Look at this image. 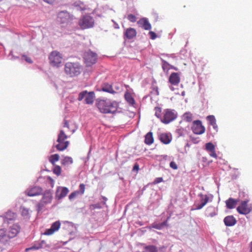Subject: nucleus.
Returning <instances> with one entry per match:
<instances>
[{
    "label": "nucleus",
    "mask_w": 252,
    "mask_h": 252,
    "mask_svg": "<svg viewBox=\"0 0 252 252\" xmlns=\"http://www.w3.org/2000/svg\"><path fill=\"white\" fill-rule=\"evenodd\" d=\"M91 207L93 209H101L102 208L101 205L99 203H96V204H92L91 205Z\"/></svg>",
    "instance_id": "54"
},
{
    "label": "nucleus",
    "mask_w": 252,
    "mask_h": 252,
    "mask_svg": "<svg viewBox=\"0 0 252 252\" xmlns=\"http://www.w3.org/2000/svg\"><path fill=\"white\" fill-rule=\"evenodd\" d=\"M198 196L200 198V203L204 206L209 201H212L213 195L211 194L209 195H203L202 193L198 194Z\"/></svg>",
    "instance_id": "23"
},
{
    "label": "nucleus",
    "mask_w": 252,
    "mask_h": 252,
    "mask_svg": "<svg viewBox=\"0 0 252 252\" xmlns=\"http://www.w3.org/2000/svg\"><path fill=\"white\" fill-rule=\"evenodd\" d=\"M43 243H45V241L41 240L40 242L36 243L35 244L36 245V246L40 247V249L42 248H50V245L44 246Z\"/></svg>",
    "instance_id": "49"
},
{
    "label": "nucleus",
    "mask_w": 252,
    "mask_h": 252,
    "mask_svg": "<svg viewBox=\"0 0 252 252\" xmlns=\"http://www.w3.org/2000/svg\"><path fill=\"white\" fill-rule=\"evenodd\" d=\"M26 193L29 196H34L42 194L43 189L39 186H34L27 189Z\"/></svg>",
    "instance_id": "14"
},
{
    "label": "nucleus",
    "mask_w": 252,
    "mask_h": 252,
    "mask_svg": "<svg viewBox=\"0 0 252 252\" xmlns=\"http://www.w3.org/2000/svg\"><path fill=\"white\" fill-rule=\"evenodd\" d=\"M215 149L214 145L212 142H208L205 144V150L207 151L210 152Z\"/></svg>",
    "instance_id": "40"
},
{
    "label": "nucleus",
    "mask_w": 252,
    "mask_h": 252,
    "mask_svg": "<svg viewBox=\"0 0 252 252\" xmlns=\"http://www.w3.org/2000/svg\"><path fill=\"white\" fill-rule=\"evenodd\" d=\"M20 211L21 215L25 218L29 219L30 216L29 214V209L23 206L20 207Z\"/></svg>",
    "instance_id": "32"
},
{
    "label": "nucleus",
    "mask_w": 252,
    "mask_h": 252,
    "mask_svg": "<svg viewBox=\"0 0 252 252\" xmlns=\"http://www.w3.org/2000/svg\"><path fill=\"white\" fill-rule=\"evenodd\" d=\"M59 159L60 156L57 154L52 155L49 158V161L52 163L53 165H54L55 162L59 161Z\"/></svg>",
    "instance_id": "35"
},
{
    "label": "nucleus",
    "mask_w": 252,
    "mask_h": 252,
    "mask_svg": "<svg viewBox=\"0 0 252 252\" xmlns=\"http://www.w3.org/2000/svg\"><path fill=\"white\" fill-rule=\"evenodd\" d=\"M155 110H156L155 116L157 118L160 119V120L161 119H162V118L161 117V109L160 107H155Z\"/></svg>",
    "instance_id": "43"
},
{
    "label": "nucleus",
    "mask_w": 252,
    "mask_h": 252,
    "mask_svg": "<svg viewBox=\"0 0 252 252\" xmlns=\"http://www.w3.org/2000/svg\"><path fill=\"white\" fill-rule=\"evenodd\" d=\"M137 34L136 31L133 28H128L126 29L124 32V37L128 40L132 39L135 37Z\"/></svg>",
    "instance_id": "18"
},
{
    "label": "nucleus",
    "mask_w": 252,
    "mask_h": 252,
    "mask_svg": "<svg viewBox=\"0 0 252 252\" xmlns=\"http://www.w3.org/2000/svg\"><path fill=\"white\" fill-rule=\"evenodd\" d=\"M158 139L163 144H168L172 140V137L167 133H163L158 135Z\"/></svg>",
    "instance_id": "24"
},
{
    "label": "nucleus",
    "mask_w": 252,
    "mask_h": 252,
    "mask_svg": "<svg viewBox=\"0 0 252 252\" xmlns=\"http://www.w3.org/2000/svg\"><path fill=\"white\" fill-rule=\"evenodd\" d=\"M223 222L226 226H233L236 224L237 220L233 216L229 215L223 219Z\"/></svg>",
    "instance_id": "20"
},
{
    "label": "nucleus",
    "mask_w": 252,
    "mask_h": 252,
    "mask_svg": "<svg viewBox=\"0 0 252 252\" xmlns=\"http://www.w3.org/2000/svg\"><path fill=\"white\" fill-rule=\"evenodd\" d=\"M183 117L184 120L187 122H191L192 120V115L189 112H186Z\"/></svg>",
    "instance_id": "38"
},
{
    "label": "nucleus",
    "mask_w": 252,
    "mask_h": 252,
    "mask_svg": "<svg viewBox=\"0 0 252 252\" xmlns=\"http://www.w3.org/2000/svg\"><path fill=\"white\" fill-rule=\"evenodd\" d=\"M148 184L144 186L142 189H139L135 193L136 197L138 198H139L143 194L144 191L146 189L148 186Z\"/></svg>",
    "instance_id": "37"
},
{
    "label": "nucleus",
    "mask_w": 252,
    "mask_h": 252,
    "mask_svg": "<svg viewBox=\"0 0 252 252\" xmlns=\"http://www.w3.org/2000/svg\"><path fill=\"white\" fill-rule=\"evenodd\" d=\"M87 94V91H83L81 92L79 94L77 99L79 101L82 100L84 98H85L86 95Z\"/></svg>",
    "instance_id": "42"
},
{
    "label": "nucleus",
    "mask_w": 252,
    "mask_h": 252,
    "mask_svg": "<svg viewBox=\"0 0 252 252\" xmlns=\"http://www.w3.org/2000/svg\"><path fill=\"white\" fill-rule=\"evenodd\" d=\"M47 204L43 202L40 200V202L37 203L36 205V210L38 213H40L42 211L43 209L45 207Z\"/></svg>",
    "instance_id": "36"
},
{
    "label": "nucleus",
    "mask_w": 252,
    "mask_h": 252,
    "mask_svg": "<svg viewBox=\"0 0 252 252\" xmlns=\"http://www.w3.org/2000/svg\"><path fill=\"white\" fill-rule=\"evenodd\" d=\"M85 189V186L84 184H81L79 185V189L78 190H76L77 192H78V194L82 195L84 193Z\"/></svg>",
    "instance_id": "44"
},
{
    "label": "nucleus",
    "mask_w": 252,
    "mask_h": 252,
    "mask_svg": "<svg viewBox=\"0 0 252 252\" xmlns=\"http://www.w3.org/2000/svg\"><path fill=\"white\" fill-rule=\"evenodd\" d=\"M40 249V247L36 246V244H34L31 247L27 248L26 249V252H28L29 251H36Z\"/></svg>",
    "instance_id": "47"
},
{
    "label": "nucleus",
    "mask_w": 252,
    "mask_h": 252,
    "mask_svg": "<svg viewBox=\"0 0 252 252\" xmlns=\"http://www.w3.org/2000/svg\"><path fill=\"white\" fill-rule=\"evenodd\" d=\"M163 181V178L162 177H158V178H156L153 183L154 184H158L159 183H161V182Z\"/></svg>",
    "instance_id": "57"
},
{
    "label": "nucleus",
    "mask_w": 252,
    "mask_h": 252,
    "mask_svg": "<svg viewBox=\"0 0 252 252\" xmlns=\"http://www.w3.org/2000/svg\"><path fill=\"white\" fill-rule=\"evenodd\" d=\"M170 167L173 169L176 170L178 168L177 164L173 161H171L170 163Z\"/></svg>",
    "instance_id": "56"
},
{
    "label": "nucleus",
    "mask_w": 252,
    "mask_h": 252,
    "mask_svg": "<svg viewBox=\"0 0 252 252\" xmlns=\"http://www.w3.org/2000/svg\"><path fill=\"white\" fill-rule=\"evenodd\" d=\"M54 168L53 169V173L57 176L60 175L61 173V167L59 165H54Z\"/></svg>",
    "instance_id": "41"
},
{
    "label": "nucleus",
    "mask_w": 252,
    "mask_h": 252,
    "mask_svg": "<svg viewBox=\"0 0 252 252\" xmlns=\"http://www.w3.org/2000/svg\"><path fill=\"white\" fill-rule=\"evenodd\" d=\"M177 117V113L175 110L170 109H165L161 122L165 124H168L174 121Z\"/></svg>",
    "instance_id": "6"
},
{
    "label": "nucleus",
    "mask_w": 252,
    "mask_h": 252,
    "mask_svg": "<svg viewBox=\"0 0 252 252\" xmlns=\"http://www.w3.org/2000/svg\"><path fill=\"white\" fill-rule=\"evenodd\" d=\"M149 34L150 36L151 39L153 40L155 39L157 37V34L153 31H150Z\"/></svg>",
    "instance_id": "55"
},
{
    "label": "nucleus",
    "mask_w": 252,
    "mask_h": 252,
    "mask_svg": "<svg viewBox=\"0 0 252 252\" xmlns=\"http://www.w3.org/2000/svg\"><path fill=\"white\" fill-rule=\"evenodd\" d=\"M210 156L211 157L215 158H217V155L216 153L215 149H214V151H210Z\"/></svg>",
    "instance_id": "59"
},
{
    "label": "nucleus",
    "mask_w": 252,
    "mask_h": 252,
    "mask_svg": "<svg viewBox=\"0 0 252 252\" xmlns=\"http://www.w3.org/2000/svg\"><path fill=\"white\" fill-rule=\"evenodd\" d=\"M238 202V200L236 199H234L233 198L230 197L227 200H226V206L227 208L229 209H232L234 208L237 203Z\"/></svg>",
    "instance_id": "29"
},
{
    "label": "nucleus",
    "mask_w": 252,
    "mask_h": 252,
    "mask_svg": "<svg viewBox=\"0 0 252 252\" xmlns=\"http://www.w3.org/2000/svg\"><path fill=\"white\" fill-rule=\"evenodd\" d=\"M11 239L3 229H0V247L4 250L10 245Z\"/></svg>",
    "instance_id": "7"
},
{
    "label": "nucleus",
    "mask_w": 252,
    "mask_h": 252,
    "mask_svg": "<svg viewBox=\"0 0 252 252\" xmlns=\"http://www.w3.org/2000/svg\"><path fill=\"white\" fill-rule=\"evenodd\" d=\"M81 66L77 63H66L64 66L66 74L72 77L79 75L81 72Z\"/></svg>",
    "instance_id": "2"
},
{
    "label": "nucleus",
    "mask_w": 252,
    "mask_h": 252,
    "mask_svg": "<svg viewBox=\"0 0 252 252\" xmlns=\"http://www.w3.org/2000/svg\"><path fill=\"white\" fill-rule=\"evenodd\" d=\"M0 226L4 227H7L6 223L3 215H0Z\"/></svg>",
    "instance_id": "45"
},
{
    "label": "nucleus",
    "mask_w": 252,
    "mask_h": 252,
    "mask_svg": "<svg viewBox=\"0 0 252 252\" xmlns=\"http://www.w3.org/2000/svg\"><path fill=\"white\" fill-rule=\"evenodd\" d=\"M68 192L67 188L59 187L56 191L55 198L58 200L61 199L66 196Z\"/></svg>",
    "instance_id": "16"
},
{
    "label": "nucleus",
    "mask_w": 252,
    "mask_h": 252,
    "mask_svg": "<svg viewBox=\"0 0 252 252\" xmlns=\"http://www.w3.org/2000/svg\"><path fill=\"white\" fill-rule=\"evenodd\" d=\"M73 15L67 11H61L58 14L57 20L61 23H67L73 19Z\"/></svg>",
    "instance_id": "8"
},
{
    "label": "nucleus",
    "mask_w": 252,
    "mask_h": 252,
    "mask_svg": "<svg viewBox=\"0 0 252 252\" xmlns=\"http://www.w3.org/2000/svg\"><path fill=\"white\" fill-rule=\"evenodd\" d=\"M43 181L48 188H53L54 186L55 181L50 176H45L44 177H39L38 178V182H41Z\"/></svg>",
    "instance_id": "21"
},
{
    "label": "nucleus",
    "mask_w": 252,
    "mask_h": 252,
    "mask_svg": "<svg viewBox=\"0 0 252 252\" xmlns=\"http://www.w3.org/2000/svg\"><path fill=\"white\" fill-rule=\"evenodd\" d=\"M162 67L164 72H168L169 70L170 64L165 60H162Z\"/></svg>",
    "instance_id": "39"
},
{
    "label": "nucleus",
    "mask_w": 252,
    "mask_h": 252,
    "mask_svg": "<svg viewBox=\"0 0 252 252\" xmlns=\"http://www.w3.org/2000/svg\"><path fill=\"white\" fill-rule=\"evenodd\" d=\"M67 136L65 134L63 130H61L58 135L57 142L58 143L55 147L58 151H63L65 150L69 145V141L65 140Z\"/></svg>",
    "instance_id": "3"
},
{
    "label": "nucleus",
    "mask_w": 252,
    "mask_h": 252,
    "mask_svg": "<svg viewBox=\"0 0 252 252\" xmlns=\"http://www.w3.org/2000/svg\"><path fill=\"white\" fill-rule=\"evenodd\" d=\"M180 81L178 73L172 72L169 77V82L173 85H177Z\"/></svg>",
    "instance_id": "22"
},
{
    "label": "nucleus",
    "mask_w": 252,
    "mask_h": 252,
    "mask_svg": "<svg viewBox=\"0 0 252 252\" xmlns=\"http://www.w3.org/2000/svg\"><path fill=\"white\" fill-rule=\"evenodd\" d=\"M91 151V149L90 148L89 151L88 152L87 157L82 158V159L84 160L85 163H86V162L89 160V159L90 158V154Z\"/></svg>",
    "instance_id": "58"
},
{
    "label": "nucleus",
    "mask_w": 252,
    "mask_h": 252,
    "mask_svg": "<svg viewBox=\"0 0 252 252\" xmlns=\"http://www.w3.org/2000/svg\"><path fill=\"white\" fill-rule=\"evenodd\" d=\"M61 162L63 165H69L73 163V159L70 157L66 156L61 160Z\"/></svg>",
    "instance_id": "33"
},
{
    "label": "nucleus",
    "mask_w": 252,
    "mask_h": 252,
    "mask_svg": "<svg viewBox=\"0 0 252 252\" xmlns=\"http://www.w3.org/2000/svg\"><path fill=\"white\" fill-rule=\"evenodd\" d=\"M137 24L139 25V27L145 30H150L152 29V26L147 18H141L137 22Z\"/></svg>",
    "instance_id": "19"
},
{
    "label": "nucleus",
    "mask_w": 252,
    "mask_h": 252,
    "mask_svg": "<svg viewBox=\"0 0 252 252\" xmlns=\"http://www.w3.org/2000/svg\"><path fill=\"white\" fill-rule=\"evenodd\" d=\"M21 60L25 61L29 63H32L33 62L32 60L30 57H28L25 54L22 55Z\"/></svg>",
    "instance_id": "46"
},
{
    "label": "nucleus",
    "mask_w": 252,
    "mask_h": 252,
    "mask_svg": "<svg viewBox=\"0 0 252 252\" xmlns=\"http://www.w3.org/2000/svg\"><path fill=\"white\" fill-rule=\"evenodd\" d=\"M159 157L161 158L162 159L165 160H171L173 159V158L172 157L168 156L167 155H160Z\"/></svg>",
    "instance_id": "53"
},
{
    "label": "nucleus",
    "mask_w": 252,
    "mask_h": 252,
    "mask_svg": "<svg viewBox=\"0 0 252 252\" xmlns=\"http://www.w3.org/2000/svg\"><path fill=\"white\" fill-rule=\"evenodd\" d=\"M144 252H158V248L153 245H146L144 247Z\"/></svg>",
    "instance_id": "31"
},
{
    "label": "nucleus",
    "mask_w": 252,
    "mask_h": 252,
    "mask_svg": "<svg viewBox=\"0 0 252 252\" xmlns=\"http://www.w3.org/2000/svg\"><path fill=\"white\" fill-rule=\"evenodd\" d=\"M50 63L53 66H59L62 63V57L60 53L53 51L49 56Z\"/></svg>",
    "instance_id": "10"
},
{
    "label": "nucleus",
    "mask_w": 252,
    "mask_h": 252,
    "mask_svg": "<svg viewBox=\"0 0 252 252\" xmlns=\"http://www.w3.org/2000/svg\"><path fill=\"white\" fill-rule=\"evenodd\" d=\"M168 219L169 218H167L165 220L160 223L154 222L151 225L150 227L158 230H161L167 226Z\"/></svg>",
    "instance_id": "27"
},
{
    "label": "nucleus",
    "mask_w": 252,
    "mask_h": 252,
    "mask_svg": "<svg viewBox=\"0 0 252 252\" xmlns=\"http://www.w3.org/2000/svg\"><path fill=\"white\" fill-rule=\"evenodd\" d=\"M61 226V223L59 220L53 222L50 228L46 229L44 233L45 235H50L53 234L55 232L58 231Z\"/></svg>",
    "instance_id": "15"
},
{
    "label": "nucleus",
    "mask_w": 252,
    "mask_h": 252,
    "mask_svg": "<svg viewBox=\"0 0 252 252\" xmlns=\"http://www.w3.org/2000/svg\"><path fill=\"white\" fill-rule=\"evenodd\" d=\"M127 18L130 22L132 23H134L136 21V16L132 14H128Z\"/></svg>",
    "instance_id": "48"
},
{
    "label": "nucleus",
    "mask_w": 252,
    "mask_h": 252,
    "mask_svg": "<svg viewBox=\"0 0 252 252\" xmlns=\"http://www.w3.org/2000/svg\"><path fill=\"white\" fill-rule=\"evenodd\" d=\"M174 69L176 71L178 70V68L176 67H175L173 65H172L171 64H170V67H169V69Z\"/></svg>",
    "instance_id": "63"
},
{
    "label": "nucleus",
    "mask_w": 252,
    "mask_h": 252,
    "mask_svg": "<svg viewBox=\"0 0 252 252\" xmlns=\"http://www.w3.org/2000/svg\"><path fill=\"white\" fill-rule=\"evenodd\" d=\"M96 106L101 113L115 114L119 107V103L109 99H97Z\"/></svg>",
    "instance_id": "1"
},
{
    "label": "nucleus",
    "mask_w": 252,
    "mask_h": 252,
    "mask_svg": "<svg viewBox=\"0 0 252 252\" xmlns=\"http://www.w3.org/2000/svg\"><path fill=\"white\" fill-rule=\"evenodd\" d=\"M125 98L130 105H132L135 103L134 99L130 94L126 93L125 94Z\"/></svg>",
    "instance_id": "34"
},
{
    "label": "nucleus",
    "mask_w": 252,
    "mask_h": 252,
    "mask_svg": "<svg viewBox=\"0 0 252 252\" xmlns=\"http://www.w3.org/2000/svg\"><path fill=\"white\" fill-rule=\"evenodd\" d=\"M180 54L183 55L184 57H187V50L186 49H183L180 51Z\"/></svg>",
    "instance_id": "60"
},
{
    "label": "nucleus",
    "mask_w": 252,
    "mask_h": 252,
    "mask_svg": "<svg viewBox=\"0 0 252 252\" xmlns=\"http://www.w3.org/2000/svg\"><path fill=\"white\" fill-rule=\"evenodd\" d=\"M20 229L21 227L19 224H14L9 227L8 231H6V233L11 239L17 235L20 232Z\"/></svg>",
    "instance_id": "13"
},
{
    "label": "nucleus",
    "mask_w": 252,
    "mask_h": 252,
    "mask_svg": "<svg viewBox=\"0 0 252 252\" xmlns=\"http://www.w3.org/2000/svg\"><path fill=\"white\" fill-rule=\"evenodd\" d=\"M83 58L86 65L89 67L95 63L97 59V55L89 50L85 52Z\"/></svg>",
    "instance_id": "5"
},
{
    "label": "nucleus",
    "mask_w": 252,
    "mask_h": 252,
    "mask_svg": "<svg viewBox=\"0 0 252 252\" xmlns=\"http://www.w3.org/2000/svg\"><path fill=\"white\" fill-rule=\"evenodd\" d=\"M95 97L94 93L93 91L88 92L86 95L84 101L86 104H92L94 103Z\"/></svg>",
    "instance_id": "28"
},
{
    "label": "nucleus",
    "mask_w": 252,
    "mask_h": 252,
    "mask_svg": "<svg viewBox=\"0 0 252 252\" xmlns=\"http://www.w3.org/2000/svg\"><path fill=\"white\" fill-rule=\"evenodd\" d=\"M101 90L103 92L111 94H115L116 93V92L113 90L112 85L108 83H104L102 85Z\"/></svg>",
    "instance_id": "26"
},
{
    "label": "nucleus",
    "mask_w": 252,
    "mask_h": 252,
    "mask_svg": "<svg viewBox=\"0 0 252 252\" xmlns=\"http://www.w3.org/2000/svg\"><path fill=\"white\" fill-rule=\"evenodd\" d=\"M206 120L208 121L209 124L213 126L215 131L218 132L219 128L215 116L213 115H209L207 116Z\"/></svg>",
    "instance_id": "25"
},
{
    "label": "nucleus",
    "mask_w": 252,
    "mask_h": 252,
    "mask_svg": "<svg viewBox=\"0 0 252 252\" xmlns=\"http://www.w3.org/2000/svg\"><path fill=\"white\" fill-rule=\"evenodd\" d=\"M192 141L194 144H197L199 142V140L198 138L192 139Z\"/></svg>",
    "instance_id": "62"
},
{
    "label": "nucleus",
    "mask_w": 252,
    "mask_h": 252,
    "mask_svg": "<svg viewBox=\"0 0 252 252\" xmlns=\"http://www.w3.org/2000/svg\"><path fill=\"white\" fill-rule=\"evenodd\" d=\"M53 199V190L51 189H46L43 193L42 199L43 202L47 204L51 203Z\"/></svg>",
    "instance_id": "17"
},
{
    "label": "nucleus",
    "mask_w": 252,
    "mask_h": 252,
    "mask_svg": "<svg viewBox=\"0 0 252 252\" xmlns=\"http://www.w3.org/2000/svg\"><path fill=\"white\" fill-rule=\"evenodd\" d=\"M144 142L148 145H151L154 142V138L152 132L150 131L145 135Z\"/></svg>",
    "instance_id": "30"
},
{
    "label": "nucleus",
    "mask_w": 252,
    "mask_h": 252,
    "mask_svg": "<svg viewBox=\"0 0 252 252\" xmlns=\"http://www.w3.org/2000/svg\"><path fill=\"white\" fill-rule=\"evenodd\" d=\"M77 195H79L78 192H77V191L75 190V191L71 192L69 194L68 198H69V200H71L72 199L74 198Z\"/></svg>",
    "instance_id": "51"
},
{
    "label": "nucleus",
    "mask_w": 252,
    "mask_h": 252,
    "mask_svg": "<svg viewBox=\"0 0 252 252\" xmlns=\"http://www.w3.org/2000/svg\"><path fill=\"white\" fill-rule=\"evenodd\" d=\"M94 24L93 17L89 14L83 15L79 21V25L83 30L93 28Z\"/></svg>",
    "instance_id": "4"
},
{
    "label": "nucleus",
    "mask_w": 252,
    "mask_h": 252,
    "mask_svg": "<svg viewBox=\"0 0 252 252\" xmlns=\"http://www.w3.org/2000/svg\"><path fill=\"white\" fill-rule=\"evenodd\" d=\"M194 208L192 209L191 210H200L201 209H202L204 206L201 203H198V204H195L194 205Z\"/></svg>",
    "instance_id": "52"
},
{
    "label": "nucleus",
    "mask_w": 252,
    "mask_h": 252,
    "mask_svg": "<svg viewBox=\"0 0 252 252\" xmlns=\"http://www.w3.org/2000/svg\"><path fill=\"white\" fill-rule=\"evenodd\" d=\"M249 202V199H245L242 201L240 205L237 208V212L242 215H247L251 211V209L248 207V203Z\"/></svg>",
    "instance_id": "12"
},
{
    "label": "nucleus",
    "mask_w": 252,
    "mask_h": 252,
    "mask_svg": "<svg viewBox=\"0 0 252 252\" xmlns=\"http://www.w3.org/2000/svg\"><path fill=\"white\" fill-rule=\"evenodd\" d=\"M192 132L196 134H201L205 132V127L202 125L200 120H195L191 126Z\"/></svg>",
    "instance_id": "11"
},
{
    "label": "nucleus",
    "mask_w": 252,
    "mask_h": 252,
    "mask_svg": "<svg viewBox=\"0 0 252 252\" xmlns=\"http://www.w3.org/2000/svg\"><path fill=\"white\" fill-rule=\"evenodd\" d=\"M2 215L6 221L7 226L10 224L13 223L17 218V213L11 210H7L3 213Z\"/></svg>",
    "instance_id": "9"
},
{
    "label": "nucleus",
    "mask_w": 252,
    "mask_h": 252,
    "mask_svg": "<svg viewBox=\"0 0 252 252\" xmlns=\"http://www.w3.org/2000/svg\"><path fill=\"white\" fill-rule=\"evenodd\" d=\"M10 56L11 57L10 59L12 61H14V60H18V59H20L19 56H17L13 55L12 50L10 51V52L8 55V57H10Z\"/></svg>",
    "instance_id": "50"
},
{
    "label": "nucleus",
    "mask_w": 252,
    "mask_h": 252,
    "mask_svg": "<svg viewBox=\"0 0 252 252\" xmlns=\"http://www.w3.org/2000/svg\"><path fill=\"white\" fill-rule=\"evenodd\" d=\"M139 169V165L138 163H135L134 164L133 167V169H132V170L133 171H138Z\"/></svg>",
    "instance_id": "61"
},
{
    "label": "nucleus",
    "mask_w": 252,
    "mask_h": 252,
    "mask_svg": "<svg viewBox=\"0 0 252 252\" xmlns=\"http://www.w3.org/2000/svg\"><path fill=\"white\" fill-rule=\"evenodd\" d=\"M63 126L65 127L69 128V124L66 121L64 122Z\"/></svg>",
    "instance_id": "64"
}]
</instances>
